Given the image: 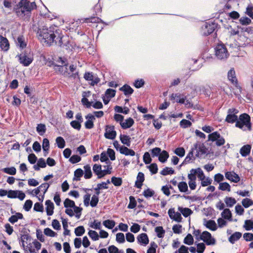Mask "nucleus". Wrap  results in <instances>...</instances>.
Wrapping results in <instances>:
<instances>
[{
  "label": "nucleus",
  "mask_w": 253,
  "mask_h": 253,
  "mask_svg": "<svg viewBox=\"0 0 253 253\" xmlns=\"http://www.w3.org/2000/svg\"><path fill=\"white\" fill-rule=\"evenodd\" d=\"M39 39L41 42L46 45H51L53 42L59 46L63 44L64 36L59 30H54V27L48 28L43 26L38 32Z\"/></svg>",
  "instance_id": "f257e3e1"
},
{
  "label": "nucleus",
  "mask_w": 253,
  "mask_h": 253,
  "mask_svg": "<svg viewBox=\"0 0 253 253\" xmlns=\"http://www.w3.org/2000/svg\"><path fill=\"white\" fill-rule=\"evenodd\" d=\"M36 7V4L35 2H30L27 0H21L17 5L16 12L18 15L23 16Z\"/></svg>",
  "instance_id": "f03ea898"
},
{
  "label": "nucleus",
  "mask_w": 253,
  "mask_h": 253,
  "mask_svg": "<svg viewBox=\"0 0 253 253\" xmlns=\"http://www.w3.org/2000/svg\"><path fill=\"white\" fill-rule=\"evenodd\" d=\"M236 126L243 130H250L251 128L250 117L247 114L241 115L239 120L236 122Z\"/></svg>",
  "instance_id": "7ed1b4c3"
},
{
  "label": "nucleus",
  "mask_w": 253,
  "mask_h": 253,
  "mask_svg": "<svg viewBox=\"0 0 253 253\" xmlns=\"http://www.w3.org/2000/svg\"><path fill=\"white\" fill-rule=\"evenodd\" d=\"M107 169H102L100 165L95 164L93 167L94 172L98 176V178H101L104 176L111 173L112 167L110 165H106Z\"/></svg>",
  "instance_id": "20e7f679"
},
{
  "label": "nucleus",
  "mask_w": 253,
  "mask_h": 253,
  "mask_svg": "<svg viewBox=\"0 0 253 253\" xmlns=\"http://www.w3.org/2000/svg\"><path fill=\"white\" fill-rule=\"evenodd\" d=\"M215 49V55L217 58L222 60L226 59L228 57V52L223 44H218Z\"/></svg>",
  "instance_id": "39448f33"
},
{
  "label": "nucleus",
  "mask_w": 253,
  "mask_h": 253,
  "mask_svg": "<svg viewBox=\"0 0 253 253\" xmlns=\"http://www.w3.org/2000/svg\"><path fill=\"white\" fill-rule=\"evenodd\" d=\"M208 139L212 142L216 141V145L218 146L223 145L225 142L224 138L217 131L210 134L208 135Z\"/></svg>",
  "instance_id": "423d86ee"
},
{
  "label": "nucleus",
  "mask_w": 253,
  "mask_h": 253,
  "mask_svg": "<svg viewBox=\"0 0 253 253\" xmlns=\"http://www.w3.org/2000/svg\"><path fill=\"white\" fill-rule=\"evenodd\" d=\"M200 238L207 245H214L216 243L215 239L208 231H204L201 235Z\"/></svg>",
  "instance_id": "0eeeda50"
},
{
  "label": "nucleus",
  "mask_w": 253,
  "mask_h": 253,
  "mask_svg": "<svg viewBox=\"0 0 253 253\" xmlns=\"http://www.w3.org/2000/svg\"><path fill=\"white\" fill-rule=\"evenodd\" d=\"M238 110L235 108H230L228 110V115L226 118V121L229 123H233L237 122L238 117L236 115Z\"/></svg>",
  "instance_id": "6e6552de"
},
{
  "label": "nucleus",
  "mask_w": 253,
  "mask_h": 253,
  "mask_svg": "<svg viewBox=\"0 0 253 253\" xmlns=\"http://www.w3.org/2000/svg\"><path fill=\"white\" fill-rule=\"evenodd\" d=\"M18 59L20 63L24 66H29L33 61V58L27 55L25 53H22L18 55Z\"/></svg>",
  "instance_id": "1a4fd4ad"
},
{
  "label": "nucleus",
  "mask_w": 253,
  "mask_h": 253,
  "mask_svg": "<svg viewBox=\"0 0 253 253\" xmlns=\"http://www.w3.org/2000/svg\"><path fill=\"white\" fill-rule=\"evenodd\" d=\"M225 177L227 180L234 183H238L241 179L239 175L234 171L226 172L225 173Z\"/></svg>",
  "instance_id": "9d476101"
},
{
  "label": "nucleus",
  "mask_w": 253,
  "mask_h": 253,
  "mask_svg": "<svg viewBox=\"0 0 253 253\" xmlns=\"http://www.w3.org/2000/svg\"><path fill=\"white\" fill-rule=\"evenodd\" d=\"M8 197L9 198H18L22 201L25 197V194L21 191L10 190L8 191Z\"/></svg>",
  "instance_id": "9b49d317"
},
{
  "label": "nucleus",
  "mask_w": 253,
  "mask_h": 253,
  "mask_svg": "<svg viewBox=\"0 0 253 253\" xmlns=\"http://www.w3.org/2000/svg\"><path fill=\"white\" fill-rule=\"evenodd\" d=\"M84 78L86 81L90 82V84L92 85H94L100 82V79L96 76L93 75L92 73H85Z\"/></svg>",
  "instance_id": "f8f14e48"
},
{
  "label": "nucleus",
  "mask_w": 253,
  "mask_h": 253,
  "mask_svg": "<svg viewBox=\"0 0 253 253\" xmlns=\"http://www.w3.org/2000/svg\"><path fill=\"white\" fill-rule=\"evenodd\" d=\"M228 79L231 82L232 84H234L235 86L239 89L241 91V87L237 83V79L235 76V72L233 69H231L228 72Z\"/></svg>",
  "instance_id": "ddd939ff"
},
{
  "label": "nucleus",
  "mask_w": 253,
  "mask_h": 253,
  "mask_svg": "<svg viewBox=\"0 0 253 253\" xmlns=\"http://www.w3.org/2000/svg\"><path fill=\"white\" fill-rule=\"evenodd\" d=\"M168 214L169 217L178 222L182 221V217L180 212H175L174 209H170L168 211Z\"/></svg>",
  "instance_id": "4468645a"
},
{
  "label": "nucleus",
  "mask_w": 253,
  "mask_h": 253,
  "mask_svg": "<svg viewBox=\"0 0 253 253\" xmlns=\"http://www.w3.org/2000/svg\"><path fill=\"white\" fill-rule=\"evenodd\" d=\"M104 135L106 138L110 139H114L116 136V132L115 130L114 126H107Z\"/></svg>",
  "instance_id": "2eb2a0df"
},
{
  "label": "nucleus",
  "mask_w": 253,
  "mask_h": 253,
  "mask_svg": "<svg viewBox=\"0 0 253 253\" xmlns=\"http://www.w3.org/2000/svg\"><path fill=\"white\" fill-rule=\"evenodd\" d=\"M85 119L87 121L85 122V127L87 129L92 128L93 126V122L95 119V116L91 114H88L85 116Z\"/></svg>",
  "instance_id": "dca6fc26"
},
{
  "label": "nucleus",
  "mask_w": 253,
  "mask_h": 253,
  "mask_svg": "<svg viewBox=\"0 0 253 253\" xmlns=\"http://www.w3.org/2000/svg\"><path fill=\"white\" fill-rule=\"evenodd\" d=\"M49 184L47 183H44L41 184L40 186H39V189L41 190L42 193V195H40L39 196H37L39 200L40 201H42L44 199V195L47 191L48 188H49Z\"/></svg>",
  "instance_id": "f3484780"
},
{
  "label": "nucleus",
  "mask_w": 253,
  "mask_h": 253,
  "mask_svg": "<svg viewBox=\"0 0 253 253\" xmlns=\"http://www.w3.org/2000/svg\"><path fill=\"white\" fill-rule=\"evenodd\" d=\"M204 225L211 231H215L217 228L215 222L212 220H204Z\"/></svg>",
  "instance_id": "a211bd4d"
},
{
  "label": "nucleus",
  "mask_w": 253,
  "mask_h": 253,
  "mask_svg": "<svg viewBox=\"0 0 253 253\" xmlns=\"http://www.w3.org/2000/svg\"><path fill=\"white\" fill-rule=\"evenodd\" d=\"M120 153L124 154L126 156H133L135 155V152L132 150L128 149L127 147L124 146H122L119 150Z\"/></svg>",
  "instance_id": "6ab92c4d"
},
{
  "label": "nucleus",
  "mask_w": 253,
  "mask_h": 253,
  "mask_svg": "<svg viewBox=\"0 0 253 253\" xmlns=\"http://www.w3.org/2000/svg\"><path fill=\"white\" fill-rule=\"evenodd\" d=\"M9 43L6 38L0 35V46L1 48L5 51H6L9 48Z\"/></svg>",
  "instance_id": "aec40b11"
},
{
  "label": "nucleus",
  "mask_w": 253,
  "mask_h": 253,
  "mask_svg": "<svg viewBox=\"0 0 253 253\" xmlns=\"http://www.w3.org/2000/svg\"><path fill=\"white\" fill-rule=\"evenodd\" d=\"M46 211L48 215H51L53 213L54 205L50 200H47L45 202Z\"/></svg>",
  "instance_id": "412c9836"
},
{
  "label": "nucleus",
  "mask_w": 253,
  "mask_h": 253,
  "mask_svg": "<svg viewBox=\"0 0 253 253\" xmlns=\"http://www.w3.org/2000/svg\"><path fill=\"white\" fill-rule=\"evenodd\" d=\"M133 124V120L131 118H129L125 120V121H123V123H121V126L123 128L126 129L130 127Z\"/></svg>",
  "instance_id": "4be33fe9"
},
{
  "label": "nucleus",
  "mask_w": 253,
  "mask_h": 253,
  "mask_svg": "<svg viewBox=\"0 0 253 253\" xmlns=\"http://www.w3.org/2000/svg\"><path fill=\"white\" fill-rule=\"evenodd\" d=\"M137 239L139 243L144 244V245H147L149 243L148 237L145 233H142L139 235Z\"/></svg>",
  "instance_id": "5701e85b"
},
{
  "label": "nucleus",
  "mask_w": 253,
  "mask_h": 253,
  "mask_svg": "<svg viewBox=\"0 0 253 253\" xmlns=\"http://www.w3.org/2000/svg\"><path fill=\"white\" fill-rule=\"evenodd\" d=\"M221 217L226 219L227 220L231 221L232 218V213L229 209H224L221 213Z\"/></svg>",
  "instance_id": "b1692460"
},
{
  "label": "nucleus",
  "mask_w": 253,
  "mask_h": 253,
  "mask_svg": "<svg viewBox=\"0 0 253 253\" xmlns=\"http://www.w3.org/2000/svg\"><path fill=\"white\" fill-rule=\"evenodd\" d=\"M144 180V174L141 172H139L137 174V179H136V181L135 184L136 187L138 188H140Z\"/></svg>",
  "instance_id": "393cba45"
},
{
  "label": "nucleus",
  "mask_w": 253,
  "mask_h": 253,
  "mask_svg": "<svg viewBox=\"0 0 253 253\" xmlns=\"http://www.w3.org/2000/svg\"><path fill=\"white\" fill-rule=\"evenodd\" d=\"M90 92H84L83 93V98L82 99V103L83 104L86 106L87 108H90L91 106V104L92 102H89L88 99L86 98L88 96V94H89Z\"/></svg>",
  "instance_id": "a878e982"
},
{
  "label": "nucleus",
  "mask_w": 253,
  "mask_h": 253,
  "mask_svg": "<svg viewBox=\"0 0 253 253\" xmlns=\"http://www.w3.org/2000/svg\"><path fill=\"white\" fill-rule=\"evenodd\" d=\"M178 210L185 217H188L193 213L192 211L188 208L179 207Z\"/></svg>",
  "instance_id": "bb28decb"
},
{
  "label": "nucleus",
  "mask_w": 253,
  "mask_h": 253,
  "mask_svg": "<svg viewBox=\"0 0 253 253\" xmlns=\"http://www.w3.org/2000/svg\"><path fill=\"white\" fill-rule=\"evenodd\" d=\"M23 218V214L20 212H17L14 215L11 216L9 218L8 221L12 224H14V223L17 222L18 220V219H22Z\"/></svg>",
  "instance_id": "cd10ccee"
},
{
  "label": "nucleus",
  "mask_w": 253,
  "mask_h": 253,
  "mask_svg": "<svg viewBox=\"0 0 253 253\" xmlns=\"http://www.w3.org/2000/svg\"><path fill=\"white\" fill-rule=\"evenodd\" d=\"M251 149V146L250 145H246L241 148L240 153L243 157H246L250 154Z\"/></svg>",
  "instance_id": "c85d7f7f"
},
{
  "label": "nucleus",
  "mask_w": 253,
  "mask_h": 253,
  "mask_svg": "<svg viewBox=\"0 0 253 253\" xmlns=\"http://www.w3.org/2000/svg\"><path fill=\"white\" fill-rule=\"evenodd\" d=\"M204 34L208 35L212 33L214 30V25L213 24H206L204 29Z\"/></svg>",
  "instance_id": "c756f323"
},
{
  "label": "nucleus",
  "mask_w": 253,
  "mask_h": 253,
  "mask_svg": "<svg viewBox=\"0 0 253 253\" xmlns=\"http://www.w3.org/2000/svg\"><path fill=\"white\" fill-rule=\"evenodd\" d=\"M88 225L90 227L94 229L100 230L102 227L101 222L96 219L90 221Z\"/></svg>",
  "instance_id": "7c9ffc66"
},
{
  "label": "nucleus",
  "mask_w": 253,
  "mask_h": 253,
  "mask_svg": "<svg viewBox=\"0 0 253 253\" xmlns=\"http://www.w3.org/2000/svg\"><path fill=\"white\" fill-rule=\"evenodd\" d=\"M170 99L171 100H175L176 102L181 104L185 103V98L178 94H172L170 96Z\"/></svg>",
  "instance_id": "2f4dec72"
},
{
  "label": "nucleus",
  "mask_w": 253,
  "mask_h": 253,
  "mask_svg": "<svg viewBox=\"0 0 253 253\" xmlns=\"http://www.w3.org/2000/svg\"><path fill=\"white\" fill-rule=\"evenodd\" d=\"M224 201L226 206L229 208L232 207L236 203V199L231 197H226Z\"/></svg>",
  "instance_id": "473e14b6"
},
{
  "label": "nucleus",
  "mask_w": 253,
  "mask_h": 253,
  "mask_svg": "<svg viewBox=\"0 0 253 253\" xmlns=\"http://www.w3.org/2000/svg\"><path fill=\"white\" fill-rule=\"evenodd\" d=\"M120 138L121 142L124 145H126L127 147L130 145V137L126 135H120Z\"/></svg>",
  "instance_id": "72a5a7b5"
},
{
  "label": "nucleus",
  "mask_w": 253,
  "mask_h": 253,
  "mask_svg": "<svg viewBox=\"0 0 253 253\" xmlns=\"http://www.w3.org/2000/svg\"><path fill=\"white\" fill-rule=\"evenodd\" d=\"M120 90L124 92L126 95H128L131 94L133 92V89L128 85H124L123 86L120 88Z\"/></svg>",
  "instance_id": "f704fd0d"
},
{
  "label": "nucleus",
  "mask_w": 253,
  "mask_h": 253,
  "mask_svg": "<svg viewBox=\"0 0 253 253\" xmlns=\"http://www.w3.org/2000/svg\"><path fill=\"white\" fill-rule=\"evenodd\" d=\"M103 225L109 229H113L116 225V222L113 220L107 219L103 221Z\"/></svg>",
  "instance_id": "c9c22d12"
},
{
  "label": "nucleus",
  "mask_w": 253,
  "mask_h": 253,
  "mask_svg": "<svg viewBox=\"0 0 253 253\" xmlns=\"http://www.w3.org/2000/svg\"><path fill=\"white\" fill-rule=\"evenodd\" d=\"M84 177L85 179L90 178L92 176V172L89 165H86L84 167Z\"/></svg>",
  "instance_id": "e433bc0d"
},
{
  "label": "nucleus",
  "mask_w": 253,
  "mask_h": 253,
  "mask_svg": "<svg viewBox=\"0 0 253 253\" xmlns=\"http://www.w3.org/2000/svg\"><path fill=\"white\" fill-rule=\"evenodd\" d=\"M242 236V234L239 232H236L233 234L229 238V241L231 243L233 244L236 241L238 240Z\"/></svg>",
  "instance_id": "4c0bfd02"
},
{
  "label": "nucleus",
  "mask_w": 253,
  "mask_h": 253,
  "mask_svg": "<svg viewBox=\"0 0 253 253\" xmlns=\"http://www.w3.org/2000/svg\"><path fill=\"white\" fill-rule=\"evenodd\" d=\"M178 189L181 192H186L188 190V187L187 184L186 182L182 181L180 182L177 184Z\"/></svg>",
  "instance_id": "58836bf2"
},
{
  "label": "nucleus",
  "mask_w": 253,
  "mask_h": 253,
  "mask_svg": "<svg viewBox=\"0 0 253 253\" xmlns=\"http://www.w3.org/2000/svg\"><path fill=\"white\" fill-rule=\"evenodd\" d=\"M84 171L81 169H78L74 171V180L79 181L83 175Z\"/></svg>",
  "instance_id": "ea45409f"
},
{
  "label": "nucleus",
  "mask_w": 253,
  "mask_h": 253,
  "mask_svg": "<svg viewBox=\"0 0 253 253\" xmlns=\"http://www.w3.org/2000/svg\"><path fill=\"white\" fill-rule=\"evenodd\" d=\"M218 189L221 191H227L230 192L231 191V186L227 182H222L219 183Z\"/></svg>",
  "instance_id": "a19ab883"
},
{
  "label": "nucleus",
  "mask_w": 253,
  "mask_h": 253,
  "mask_svg": "<svg viewBox=\"0 0 253 253\" xmlns=\"http://www.w3.org/2000/svg\"><path fill=\"white\" fill-rule=\"evenodd\" d=\"M192 171L195 173L196 175H197V177L200 180H203V178L206 177L203 171L200 168L195 169H192Z\"/></svg>",
  "instance_id": "79ce46f5"
},
{
  "label": "nucleus",
  "mask_w": 253,
  "mask_h": 253,
  "mask_svg": "<svg viewBox=\"0 0 253 253\" xmlns=\"http://www.w3.org/2000/svg\"><path fill=\"white\" fill-rule=\"evenodd\" d=\"M88 235L94 241H97L99 239V234L94 230H89L88 232Z\"/></svg>",
  "instance_id": "37998d69"
},
{
  "label": "nucleus",
  "mask_w": 253,
  "mask_h": 253,
  "mask_svg": "<svg viewBox=\"0 0 253 253\" xmlns=\"http://www.w3.org/2000/svg\"><path fill=\"white\" fill-rule=\"evenodd\" d=\"M169 157L168 153L166 151H163L159 155V160L162 163H165L167 161Z\"/></svg>",
  "instance_id": "c03bdc74"
},
{
  "label": "nucleus",
  "mask_w": 253,
  "mask_h": 253,
  "mask_svg": "<svg viewBox=\"0 0 253 253\" xmlns=\"http://www.w3.org/2000/svg\"><path fill=\"white\" fill-rule=\"evenodd\" d=\"M99 194V192H97L96 195H94L92 196L91 198V200L90 202V205L92 207H95L96 206L98 201V195Z\"/></svg>",
  "instance_id": "a18cd8bd"
},
{
  "label": "nucleus",
  "mask_w": 253,
  "mask_h": 253,
  "mask_svg": "<svg viewBox=\"0 0 253 253\" xmlns=\"http://www.w3.org/2000/svg\"><path fill=\"white\" fill-rule=\"evenodd\" d=\"M58 66H67L68 64L67 59L64 57H59L56 60Z\"/></svg>",
  "instance_id": "49530a36"
},
{
  "label": "nucleus",
  "mask_w": 253,
  "mask_h": 253,
  "mask_svg": "<svg viewBox=\"0 0 253 253\" xmlns=\"http://www.w3.org/2000/svg\"><path fill=\"white\" fill-rule=\"evenodd\" d=\"M242 204L245 208H248L253 205V201L249 198H245L242 200Z\"/></svg>",
  "instance_id": "de8ad7c7"
},
{
  "label": "nucleus",
  "mask_w": 253,
  "mask_h": 253,
  "mask_svg": "<svg viewBox=\"0 0 253 253\" xmlns=\"http://www.w3.org/2000/svg\"><path fill=\"white\" fill-rule=\"evenodd\" d=\"M56 143L58 148L62 149L65 146V141L64 139L60 136L57 137L56 139Z\"/></svg>",
  "instance_id": "09e8293b"
},
{
  "label": "nucleus",
  "mask_w": 253,
  "mask_h": 253,
  "mask_svg": "<svg viewBox=\"0 0 253 253\" xmlns=\"http://www.w3.org/2000/svg\"><path fill=\"white\" fill-rule=\"evenodd\" d=\"M244 228H245L246 230H251V229L253 230V220H246L245 221V223L244 225Z\"/></svg>",
  "instance_id": "8fccbe9b"
},
{
  "label": "nucleus",
  "mask_w": 253,
  "mask_h": 253,
  "mask_svg": "<svg viewBox=\"0 0 253 253\" xmlns=\"http://www.w3.org/2000/svg\"><path fill=\"white\" fill-rule=\"evenodd\" d=\"M46 130L45 126L43 124H40L37 126V131L40 135H43Z\"/></svg>",
  "instance_id": "3c124183"
},
{
  "label": "nucleus",
  "mask_w": 253,
  "mask_h": 253,
  "mask_svg": "<svg viewBox=\"0 0 253 253\" xmlns=\"http://www.w3.org/2000/svg\"><path fill=\"white\" fill-rule=\"evenodd\" d=\"M183 242L184 244L188 245H192L194 243L193 236L190 234H188L184 238Z\"/></svg>",
  "instance_id": "603ef678"
},
{
  "label": "nucleus",
  "mask_w": 253,
  "mask_h": 253,
  "mask_svg": "<svg viewBox=\"0 0 253 253\" xmlns=\"http://www.w3.org/2000/svg\"><path fill=\"white\" fill-rule=\"evenodd\" d=\"M85 232V229L84 226H80L75 229V234L77 236H81Z\"/></svg>",
  "instance_id": "864d4df0"
},
{
  "label": "nucleus",
  "mask_w": 253,
  "mask_h": 253,
  "mask_svg": "<svg viewBox=\"0 0 253 253\" xmlns=\"http://www.w3.org/2000/svg\"><path fill=\"white\" fill-rule=\"evenodd\" d=\"M29 238V236L27 234H24L21 236L20 242L24 249H25V245L27 244V241Z\"/></svg>",
  "instance_id": "5fc2aeb1"
},
{
  "label": "nucleus",
  "mask_w": 253,
  "mask_h": 253,
  "mask_svg": "<svg viewBox=\"0 0 253 253\" xmlns=\"http://www.w3.org/2000/svg\"><path fill=\"white\" fill-rule=\"evenodd\" d=\"M174 172V171L171 168L166 167L161 171V174L163 175H167L168 174H172Z\"/></svg>",
  "instance_id": "6e6d98bb"
},
{
  "label": "nucleus",
  "mask_w": 253,
  "mask_h": 253,
  "mask_svg": "<svg viewBox=\"0 0 253 253\" xmlns=\"http://www.w3.org/2000/svg\"><path fill=\"white\" fill-rule=\"evenodd\" d=\"M155 232L158 238H163L165 233V231L162 226H158L155 228Z\"/></svg>",
  "instance_id": "4d7b16f0"
},
{
  "label": "nucleus",
  "mask_w": 253,
  "mask_h": 253,
  "mask_svg": "<svg viewBox=\"0 0 253 253\" xmlns=\"http://www.w3.org/2000/svg\"><path fill=\"white\" fill-rule=\"evenodd\" d=\"M115 90L109 88L106 90L104 96H106V98H111L115 96Z\"/></svg>",
  "instance_id": "13d9d810"
},
{
  "label": "nucleus",
  "mask_w": 253,
  "mask_h": 253,
  "mask_svg": "<svg viewBox=\"0 0 253 253\" xmlns=\"http://www.w3.org/2000/svg\"><path fill=\"white\" fill-rule=\"evenodd\" d=\"M111 182L115 186H119L122 184V179L120 177L113 176L111 178Z\"/></svg>",
  "instance_id": "bf43d9fd"
},
{
  "label": "nucleus",
  "mask_w": 253,
  "mask_h": 253,
  "mask_svg": "<svg viewBox=\"0 0 253 253\" xmlns=\"http://www.w3.org/2000/svg\"><path fill=\"white\" fill-rule=\"evenodd\" d=\"M3 171L10 175H15L16 173V169L14 167L5 168L2 169Z\"/></svg>",
  "instance_id": "052dcab7"
},
{
  "label": "nucleus",
  "mask_w": 253,
  "mask_h": 253,
  "mask_svg": "<svg viewBox=\"0 0 253 253\" xmlns=\"http://www.w3.org/2000/svg\"><path fill=\"white\" fill-rule=\"evenodd\" d=\"M44 234L47 236L53 237L57 235V234L49 228H46L44 229Z\"/></svg>",
  "instance_id": "680f3d73"
},
{
  "label": "nucleus",
  "mask_w": 253,
  "mask_h": 253,
  "mask_svg": "<svg viewBox=\"0 0 253 253\" xmlns=\"http://www.w3.org/2000/svg\"><path fill=\"white\" fill-rule=\"evenodd\" d=\"M192 124L189 121L185 119L182 120L179 123L180 126L184 128L190 126Z\"/></svg>",
  "instance_id": "e2e57ef3"
},
{
  "label": "nucleus",
  "mask_w": 253,
  "mask_h": 253,
  "mask_svg": "<svg viewBox=\"0 0 253 253\" xmlns=\"http://www.w3.org/2000/svg\"><path fill=\"white\" fill-rule=\"evenodd\" d=\"M217 221L218 226L219 228H223V227L226 226L227 224V220L222 217L218 218Z\"/></svg>",
  "instance_id": "0e129e2a"
},
{
  "label": "nucleus",
  "mask_w": 253,
  "mask_h": 253,
  "mask_svg": "<svg viewBox=\"0 0 253 253\" xmlns=\"http://www.w3.org/2000/svg\"><path fill=\"white\" fill-rule=\"evenodd\" d=\"M65 208H73L75 206V202L69 199H66L64 202Z\"/></svg>",
  "instance_id": "69168bd1"
},
{
  "label": "nucleus",
  "mask_w": 253,
  "mask_h": 253,
  "mask_svg": "<svg viewBox=\"0 0 253 253\" xmlns=\"http://www.w3.org/2000/svg\"><path fill=\"white\" fill-rule=\"evenodd\" d=\"M246 13L253 19V5H249L246 8Z\"/></svg>",
  "instance_id": "338daca9"
},
{
  "label": "nucleus",
  "mask_w": 253,
  "mask_h": 253,
  "mask_svg": "<svg viewBox=\"0 0 253 253\" xmlns=\"http://www.w3.org/2000/svg\"><path fill=\"white\" fill-rule=\"evenodd\" d=\"M108 251L109 253H123V252L119 251V249L114 245L109 247Z\"/></svg>",
  "instance_id": "774afa93"
}]
</instances>
